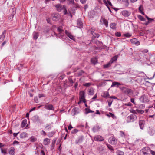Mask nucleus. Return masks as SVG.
Segmentation results:
<instances>
[{
    "instance_id": "obj_61",
    "label": "nucleus",
    "mask_w": 155,
    "mask_h": 155,
    "mask_svg": "<svg viewBox=\"0 0 155 155\" xmlns=\"http://www.w3.org/2000/svg\"><path fill=\"white\" fill-rule=\"evenodd\" d=\"M107 147L109 149L112 150H113V149L112 147L110 145H108Z\"/></svg>"
},
{
    "instance_id": "obj_49",
    "label": "nucleus",
    "mask_w": 155,
    "mask_h": 155,
    "mask_svg": "<svg viewBox=\"0 0 155 155\" xmlns=\"http://www.w3.org/2000/svg\"><path fill=\"white\" fill-rule=\"evenodd\" d=\"M67 36L72 40H74V37L73 35H72L70 33L68 34Z\"/></svg>"
},
{
    "instance_id": "obj_21",
    "label": "nucleus",
    "mask_w": 155,
    "mask_h": 155,
    "mask_svg": "<svg viewBox=\"0 0 155 155\" xmlns=\"http://www.w3.org/2000/svg\"><path fill=\"white\" fill-rule=\"evenodd\" d=\"M6 32V30H4L3 32L0 37V40H1L2 41L4 39L5 37Z\"/></svg>"
},
{
    "instance_id": "obj_54",
    "label": "nucleus",
    "mask_w": 155,
    "mask_h": 155,
    "mask_svg": "<svg viewBox=\"0 0 155 155\" xmlns=\"http://www.w3.org/2000/svg\"><path fill=\"white\" fill-rule=\"evenodd\" d=\"M109 114L112 117V118L113 119H114L116 118V117L115 116V115L114 114H113L112 113H110V112L109 113Z\"/></svg>"
},
{
    "instance_id": "obj_41",
    "label": "nucleus",
    "mask_w": 155,
    "mask_h": 155,
    "mask_svg": "<svg viewBox=\"0 0 155 155\" xmlns=\"http://www.w3.org/2000/svg\"><path fill=\"white\" fill-rule=\"evenodd\" d=\"M138 18L141 21H145V19L142 16L140 15H137Z\"/></svg>"
},
{
    "instance_id": "obj_53",
    "label": "nucleus",
    "mask_w": 155,
    "mask_h": 155,
    "mask_svg": "<svg viewBox=\"0 0 155 155\" xmlns=\"http://www.w3.org/2000/svg\"><path fill=\"white\" fill-rule=\"evenodd\" d=\"M91 85V83H85L84 84V85L85 86L88 87L90 86Z\"/></svg>"
},
{
    "instance_id": "obj_45",
    "label": "nucleus",
    "mask_w": 155,
    "mask_h": 155,
    "mask_svg": "<svg viewBox=\"0 0 155 155\" xmlns=\"http://www.w3.org/2000/svg\"><path fill=\"white\" fill-rule=\"evenodd\" d=\"M124 3L125 6L126 7H127L129 4L128 0H125V1L124 2Z\"/></svg>"
},
{
    "instance_id": "obj_33",
    "label": "nucleus",
    "mask_w": 155,
    "mask_h": 155,
    "mask_svg": "<svg viewBox=\"0 0 155 155\" xmlns=\"http://www.w3.org/2000/svg\"><path fill=\"white\" fill-rule=\"evenodd\" d=\"M117 57L116 56H115L112 58L110 61L112 64L113 62L117 60Z\"/></svg>"
},
{
    "instance_id": "obj_4",
    "label": "nucleus",
    "mask_w": 155,
    "mask_h": 155,
    "mask_svg": "<svg viewBox=\"0 0 155 155\" xmlns=\"http://www.w3.org/2000/svg\"><path fill=\"white\" fill-rule=\"evenodd\" d=\"M52 20L55 21H57L58 20L60 17V15L58 13H53L52 15Z\"/></svg>"
},
{
    "instance_id": "obj_5",
    "label": "nucleus",
    "mask_w": 155,
    "mask_h": 155,
    "mask_svg": "<svg viewBox=\"0 0 155 155\" xmlns=\"http://www.w3.org/2000/svg\"><path fill=\"white\" fill-rule=\"evenodd\" d=\"M80 102L82 101L84 103L86 102L85 99V92L83 91H81L80 92Z\"/></svg>"
},
{
    "instance_id": "obj_25",
    "label": "nucleus",
    "mask_w": 155,
    "mask_h": 155,
    "mask_svg": "<svg viewBox=\"0 0 155 155\" xmlns=\"http://www.w3.org/2000/svg\"><path fill=\"white\" fill-rule=\"evenodd\" d=\"M88 94L93 95L94 94V90L92 88H90L88 90Z\"/></svg>"
},
{
    "instance_id": "obj_55",
    "label": "nucleus",
    "mask_w": 155,
    "mask_h": 155,
    "mask_svg": "<svg viewBox=\"0 0 155 155\" xmlns=\"http://www.w3.org/2000/svg\"><path fill=\"white\" fill-rule=\"evenodd\" d=\"M115 35L116 36L118 37L120 36L121 35V34L120 32H117L116 33Z\"/></svg>"
},
{
    "instance_id": "obj_40",
    "label": "nucleus",
    "mask_w": 155,
    "mask_h": 155,
    "mask_svg": "<svg viewBox=\"0 0 155 155\" xmlns=\"http://www.w3.org/2000/svg\"><path fill=\"white\" fill-rule=\"evenodd\" d=\"M122 35L123 36L126 37L127 38H129L132 35L130 33H126L123 34Z\"/></svg>"
},
{
    "instance_id": "obj_35",
    "label": "nucleus",
    "mask_w": 155,
    "mask_h": 155,
    "mask_svg": "<svg viewBox=\"0 0 155 155\" xmlns=\"http://www.w3.org/2000/svg\"><path fill=\"white\" fill-rule=\"evenodd\" d=\"M143 143V141L141 140H136V144L137 145L140 146L142 145Z\"/></svg>"
},
{
    "instance_id": "obj_46",
    "label": "nucleus",
    "mask_w": 155,
    "mask_h": 155,
    "mask_svg": "<svg viewBox=\"0 0 155 155\" xmlns=\"http://www.w3.org/2000/svg\"><path fill=\"white\" fill-rule=\"evenodd\" d=\"M111 142H117V140L115 137H111Z\"/></svg>"
},
{
    "instance_id": "obj_18",
    "label": "nucleus",
    "mask_w": 155,
    "mask_h": 155,
    "mask_svg": "<svg viewBox=\"0 0 155 155\" xmlns=\"http://www.w3.org/2000/svg\"><path fill=\"white\" fill-rule=\"evenodd\" d=\"M78 108L76 107H75L72 109L71 112V114L72 115H75L78 113Z\"/></svg>"
},
{
    "instance_id": "obj_50",
    "label": "nucleus",
    "mask_w": 155,
    "mask_h": 155,
    "mask_svg": "<svg viewBox=\"0 0 155 155\" xmlns=\"http://www.w3.org/2000/svg\"><path fill=\"white\" fill-rule=\"evenodd\" d=\"M84 73V71L82 70H81L78 73V76H81L82 75V74Z\"/></svg>"
},
{
    "instance_id": "obj_44",
    "label": "nucleus",
    "mask_w": 155,
    "mask_h": 155,
    "mask_svg": "<svg viewBox=\"0 0 155 155\" xmlns=\"http://www.w3.org/2000/svg\"><path fill=\"white\" fill-rule=\"evenodd\" d=\"M125 92L126 94H131V90L129 89H126L125 90Z\"/></svg>"
},
{
    "instance_id": "obj_47",
    "label": "nucleus",
    "mask_w": 155,
    "mask_h": 155,
    "mask_svg": "<svg viewBox=\"0 0 155 155\" xmlns=\"http://www.w3.org/2000/svg\"><path fill=\"white\" fill-rule=\"evenodd\" d=\"M106 84V82L105 81L101 82L99 84V86L100 87L104 86Z\"/></svg>"
},
{
    "instance_id": "obj_34",
    "label": "nucleus",
    "mask_w": 155,
    "mask_h": 155,
    "mask_svg": "<svg viewBox=\"0 0 155 155\" xmlns=\"http://www.w3.org/2000/svg\"><path fill=\"white\" fill-rule=\"evenodd\" d=\"M51 126L52 125L50 124H46L45 128L46 130H49L51 129Z\"/></svg>"
},
{
    "instance_id": "obj_36",
    "label": "nucleus",
    "mask_w": 155,
    "mask_h": 155,
    "mask_svg": "<svg viewBox=\"0 0 155 155\" xmlns=\"http://www.w3.org/2000/svg\"><path fill=\"white\" fill-rule=\"evenodd\" d=\"M91 62L92 63L95 64L97 63V61L96 58H92L91 60Z\"/></svg>"
},
{
    "instance_id": "obj_6",
    "label": "nucleus",
    "mask_w": 155,
    "mask_h": 155,
    "mask_svg": "<svg viewBox=\"0 0 155 155\" xmlns=\"http://www.w3.org/2000/svg\"><path fill=\"white\" fill-rule=\"evenodd\" d=\"M135 115L131 114L128 116L127 119V122L128 123L133 122L135 120Z\"/></svg>"
},
{
    "instance_id": "obj_39",
    "label": "nucleus",
    "mask_w": 155,
    "mask_h": 155,
    "mask_svg": "<svg viewBox=\"0 0 155 155\" xmlns=\"http://www.w3.org/2000/svg\"><path fill=\"white\" fill-rule=\"evenodd\" d=\"M117 155H124V153L123 151L119 150H117L116 152Z\"/></svg>"
},
{
    "instance_id": "obj_48",
    "label": "nucleus",
    "mask_w": 155,
    "mask_h": 155,
    "mask_svg": "<svg viewBox=\"0 0 155 155\" xmlns=\"http://www.w3.org/2000/svg\"><path fill=\"white\" fill-rule=\"evenodd\" d=\"M1 153L4 154V155H5L6 154H7V153L5 149L3 150L2 148H1Z\"/></svg>"
},
{
    "instance_id": "obj_9",
    "label": "nucleus",
    "mask_w": 155,
    "mask_h": 155,
    "mask_svg": "<svg viewBox=\"0 0 155 155\" xmlns=\"http://www.w3.org/2000/svg\"><path fill=\"white\" fill-rule=\"evenodd\" d=\"M55 7L57 10L58 12H60L62 9H63L65 8V6H62L60 4H57L55 5Z\"/></svg>"
},
{
    "instance_id": "obj_27",
    "label": "nucleus",
    "mask_w": 155,
    "mask_h": 155,
    "mask_svg": "<svg viewBox=\"0 0 155 155\" xmlns=\"http://www.w3.org/2000/svg\"><path fill=\"white\" fill-rule=\"evenodd\" d=\"M83 23L81 21L80 19H79L77 20V25L79 28L82 26Z\"/></svg>"
},
{
    "instance_id": "obj_14",
    "label": "nucleus",
    "mask_w": 155,
    "mask_h": 155,
    "mask_svg": "<svg viewBox=\"0 0 155 155\" xmlns=\"http://www.w3.org/2000/svg\"><path fill=\"white\" fill-rule=\"evenodd\" d=\"M94 140L95 141H103L104 139L101 136L97 135L94 137Z\"/></svg>"
},
{
    "instance_id": "obj_23",
    "label": "nucleus",
    "mask_w": 155,
    "mask_h": 155,
    "mask_svg": "<svg viewBox=\"0 0 155 155\" xmlns=\"http://www.w3.org/2000/svg\"><path fill=\"white\" fill-rule=\"evenodd\" d=\"M47 109L49 110H54V107L52 105L50 104L45 107Z\"/></svg>"
},
{
    "instance_id": "obj_10",
    "label": "nucleus",
    "mask_w": 155,
    "mask_h": 155,
    "mask_svg": "<svg viewBox=\"0 0 155 155\" xmlns=\"http://www.w3.org/2000/svg\"><path fill=\"white\" fill-rule=\"evenodd\" d=\"M12 13L10 16L8 17V19L9 20L11 21L12 20V18L13 17L14 15H15L16 13V9L15 8H13L11 10Z\"/></svg>"
},
{
    "instance_id": "obj_31",
    "label": "nucleus",
    "mask_w": 155,
    "mask_h": 155,
    "mask_svg": "<svg viewBox=\"0 0 155 155\" xmlns=\"http://www.w3.org/2000/svg\"><path fill=\"white\" fill-rule=\"evenodd\" d=\"M91 32L93 35V37L94 38H98L99 37L100 35L99 34L94 33L93 31H91Z\"/></svg>"
},
{
    "instance_id": "obj_2",
    "label": "nucleus",
    "mask_w": 155,
    "mask_h": 155,
    "mask_svg": "<svg viewBox=\"0 0 155 155\" xmlns=\"http://www.w3.org/2000/svg\"><path fill=\"white\" fill-rule=\"evenodd\" d=\"M140 101L142 103H147L150 100L147 95L143 94L139 98Z\"/></svg>"
},
{
    "instance_id": "obj_59",
    "label": "nucleus",
    "mask_w": 155,
    "mask_h": 155,
    "mask_svg": "<svg viewBox=\"0 0 155 155\" xmlns=\"http://www.w3.org/2000/svg\"><path fill=\"white\" fill-rule=\"evenodd\" d=\"M112 101H113L111 100H109V101H108V106L109 107H110L111 105Z\"/></svg>"
},
{
    "instance_id": "obj_16",
    "label": "nucleus",
    "mask_w": 155,
    "mask_h": 155,
    "mask_svg": "<svg viewBox=\"0 0 155 155\" xmlns=\"http://www.w3.org/2000/svg\"><path fill=\"white\" fill-rule=\"evenodd\" d=\"M100 128L99 126L97 125L94 126L92 128V130L94 132H95L98 131Z\"/></svg>"
},
{
    "instance_id": "obj_28",
    "label": "nucleus",
    "mask_w": 155,
    "mask_h": 155,
    "mask_svg": "<svg viewBox=\"0 0 155 155\" xmlns=\"http://www.w3.org/2000/svg\"><path fill=\"white\" fill-rule=\"evenodd\" d=\"M27 134L25 132H23L20 134V137L21 138H24L26 137Z\"/></svg>"
},
{
    "instance_id": "obj_62",
    "label": "nucleus",
    "mask_w": 155,
    "mask_h": 155,
    "mask_svg": "<svg viewBox=\"0 0 155 155\" xmlns=\"http://www.w3.org/2000/svg\"><path fill=\"white\" fill-rule=\"evenodd\" d=\"M56 140H54L52 141V147H53L55 145V143Z\"/></svg>"
},
{
    "instance_id": "obj_30",
    "label": "nucleus",
    "mask_w": 155,
    "mask_h": 155,
    "mask_svg": "<svg viewBox=\"0 0 155 155\" xmlns=\"http://www.w3.org/2000/svg\"><path fill=\"white\" fill-rule=\"evenodd\" d=\"M27 123V120H24L22 121L21 124V127H24Z\"/></svg>"
},
{
    "instance_id": "obj_7",
    "label": "nucleus",
    "mask_w": 155,
    "mask_h": 155,
    "mask_svg": "<svg viewBox=\"0 0 155 155\" xmlns=\"http://www.w3.org/2000/svg\"><path fill=\"white\" fill-rule=\"evenodd\" d=\"M135 115L131 114L128 116L127 119V122L128 123L133 122L135 120Z\"/></svg>"
},
{
    "instance_id": "obj_20",
    "label": "nucleus",
    "mask_w": 155,
    "mask_h": 155,
    "mask_svg": "<svg viewBox=\"0 0 155 155\" xmlns=\"http://www.w3.org/2000/svg\"><path fill=\"white\" fill-rule=\"evenodd\" d=\"M50 139L48 138H46L43 140V144L45 145H48L50 143Z\"/></svg>"
},
{
    "instance_id": "obj_1",
    "label": "nucleus",
    "mask_w": 155,
    "mask_h": 155,
    "mask_svg": "<svg viewBox=\"0 0 155 155\" xmlns=\"http://www.w3.org/2000/svg\"><path fill=\"white\" fill-rule=\"evenodd\" d=\"M145 105L144 104H139L136 106V114H143L144 112L146 113L148 112L149 109L147 108L144 110H143L145 108Z\"/></svg>"
},
{
    "instance_id": "obj_29",
    "label": "nucleus",
    "mask_w": 155,
    "mask_h": 155,
    "mask_svg": "<svg viewBox=\"0 0 155 155\" xmlns=\"http://www.w3.org/2000/svg\"><path fill=\"white\" fill-rule=\"evenodd\" d=\"M120 85V83L118 82H114L112 83V85H111V87H112L116 86H117V87H118Z\"/></svg>"
},
{
    "instance_id": "obj_12",
    "label": "nucleus",
    "mask_w": 155,
    "mask_h": 155,
    "mask_svg": "<svg viewBox=\"0 0 155 155\" xmlns=\"http://www.w3.org/2000/svg\"><path fill=\"white\" fill-rule=\"evenodd\" d=\"M100 22H102V24H104L106 27H108V21L105 19L104 18L101 17L100 20Z\"/></svg>"
},
{
    "instance_id": "obj_38",
    "label": "nucleus",
    "mask_w": 155,
    "mask_h": 155,
    "mask_svg": "<svg viewBox=\"0 0 155 155\" xmlns=\"http://www.w3.org/2000/svg\"><path fill=\"white\" fill-rule=\"evenodd\" d=\"M110 27L113 29H115L116 28V24L115 23H112L110 24Z\"/></svg>"
},
{
    "instance_id": "obj_3",
    "label": "nucleus",
    "mask_w": 155,
    "mask_h": 155,
    "mask_svg": "<svg viewBox=\"0 0 155 155\" xmlns=\"http://www.w3.org/2000/svg\"><path fill=\"white\" fill-rule=\"evenodd\" d=\"M150 149L148 147H145L140 151V155H150Z\"/></svg>"
},
{
    "instance_id": "obj_22",
    "label": "nucleus",
    "mask_w": 155,
    "mask_h": 155,
    "mask_svg": "<svg viewBox=\"0 0 155 155\" xmlns=\"http://www.w3.org/2000/svg\"><path fill=\"white\" fill-rule=\"evenodd\" d=\"M95 16L94 12L93 11H91L89 13L88 16L90 18H92Z\"/></svg>"
},
{
    "instance_id": "obj_42",
    "label": "nucleus",
    "mask_w": 155,
    "mask_h": 155,
    "mask_svg": "<svg viewBox=\"0 0 155 155\" xmlns=\"http://www.w3.org/2000/svg\"><path fill=\"white\" fill-rule=\"evenodd\" d=\"M109 96V94L108 92H104L103 94V97L104 98H107Z\"/></svg>"
},
{
    "instance_id": "obj_11",
    "label": "nucleus",
    "mask_w": 155,
    "mask_h": 155,
    "mask_svg": "<svg viewBox=\"0 0 155 155\" xmlns=\"http://www.w3.org/2000/svg\"><path fill=\"white\" fill-rule=\"evenodd\" d=\"M145 121L144 120H140L139 122V124L140 129L143 130L144 127Z\"/></svg>"
},
{
    "instance_id": "obj_63",
    "label": "nucleus",
    "mask_w": 155,
    "mask_h": 155,
    "mask_svg": "<svg viewBox=\"0 0 155 155\" xmlns=\"http://www.w3.org/2000/svg\"><path fill=\"white\" fill-rule=\"evenodd\" d=\"M150 152L152 155H155V152L154 151L150 150Z\"/></svg>"
},
{
    "instance_id": "obj_60",
    "label": "nucleus",
    "mask_w": 155,
    "mask_h": 155,
    "mask_svg": "<svg viewBox=\"0 0 155 155\" xmlns=\"http://www.w3.org/2000/svg\"><path fill=\"white\" fill-rule=\"evenodd\" d=\"M69 81L70 84H72L74 82L73 81V80H72V79L71 78H69Z\"/></svg>"
},
{
    "instance_id": "obj_8",
    "label": "nucleus",
    "mask_w": 155,
    "mask_h": 155,
    "mask_svg": "<svg viewBox=\"0 0 155 155\" xmlns=\"http://www.w3.org/2000/svg\"><path fill=\"white\" fill-rule=\"evenodd\" d=\"M148 50L147 49H144L143 51H141V53H138L137 54H136V57L137 58V60L139 61L140 59L141 58V56H142V54L143 53H147L148 52Z\"/></svg>"
},
{
    "instance_id": "obj_15",
    "label": "nucleus",
    "mask_w": 155,
    "mask_h": 155,
    "mask_svg": "<svg viewBox=\"0 0 155 155\" xmlns=\"http://www.w3.org/2000/svg\"><path fill=\"white\" fill-rule=\"evenodd\" d=\"M123 15L126 17H128L130 15V12L126 10H124L122 12Z\"/></svg>"
},
{
    "instance_id": "obj_13",
    "label": "nucleus",
    "mask_w": 155,
    "mask_h": 155,
    "mask_svg": "<svg viewBox=\"0 0 155 155\" xmlns=\"http://www.w3.org/2000/svg\"><path fill=\"white\" fill-rule=\"evenodd\" d=\"M144 73L143 72H141L140 74H137V75L136 76V78L140 77L139 81H138V83H140L141 82L143 79V76L144 75Z\"/></svg>"
},
{
    "instance_id": "obj_26",
    "label": "nucleus",
    "mask_w": 155,
    "mask_h": 155,
    "mask_svg": "<svg viewBox=\"0 0 155 155\" xmlns=\"http://www.w3.org/2000/svg\"><path fill=\"white\" fill-rule=\"evenodd\" d=\"M33 38L35 40H36L39 36V34L36 32H34L33 33Z\"/></svg>"
},
{
    "instance_id": "obj_64",
    "label": "nucleus",
    "mask_w": 155,
    "mask_h": 155,
    "mask_svg": "<svg viewBox=\"0 0 155 155\" xmlns=\"http://www.w3.org/2000/svg\"><path fill=\"white\" fill-rule=\"evenodd\" d=\"M46 20L48 23H49L50 24L51 23V22H50L51 20H50V19L48 17V18H47Z\"/></svg>"
},
{
    "instance_id": "obj_57",
    "label": "nucleus",
    "mask_w": 155,
    "mask_h": 155,
    "mask_svg": "<svg viewBox=\"0 0 155 155\" xmlns=\"http://www.w3.org/2000/svg\"><path fill=\"white\" fill-rule=\"evenodd\" d=\"M121 136L122 137H124L125 136V134L122 131H120Z\"/></svg>"
},
{
    "instance_id": "obj_19",
    "label": "nucleus",
    "mask_w": 155,
    "mask_h": 155,
    "mask_svg": "<svg viewBox=\"0 0 155 155\" xmlns=\"http://www.w3.org/2000/svg\"><path fill=\"white\" fill-rule=\"evenodd\" d=\"M15 152L14 148L13 147H11L9 152V154L10 155H14Z\"/></svg>"
},
{
    "instance_id": "obj_58",
    "label": "nucleus",
    "mask_w": 155,
    "mask_h": 155,
    "mask_svg": "<svg viewBox=\"0 0 155 155\" xmlns=\"http://www.w3.org/2000/svg\"><path fill=\"white\" fill-rule=\"evenodd\" d=\"M36 139L33 137H31V141L32 142H34L36 141Z\"/></svg>"
},
{
    "instance_id": "obj_24",
    "label": "nucleus",
    "mask_w": 155,
    "mask_h": 155,
    "mask_svg": "<svg viewBox=\"0 0 155 155\" xmlns=\"http://www.w3.org/2000/svg\"><path fill=\"white\" fill-rule=\"evenodd\" d=\"M68 5H73L74 6H78V5L76 4L74 1V0H68Z\"/></svg>"
},
{
    "instance_id": "obj_37",
    "label": "nucleus",
    "mask_w": 155,
    "mask_h": 155,
    "mask_svg": "<svg viewBox=\"0 0 155 155\" xmlns=\"http://www.w3.org/2000/svg\"><path fill=\"white\" fill-rule=\"evenodd\" d=\"M143 8L142 6L140 5L139 8V10L140 12L143 15H144V12H143Z\"/></svg>"
},
{
    "instance_id": "obj_17",
    "label": "nucleus",
    "mask_w": 155,
    "mask_h": 155,
    "mask_svg": "<svg viewBox=\"0 0 155 155\" xmlns=\"http://www.w3.org/2000/svg\"><path fill=\"white\" fill-rule=\"evenodd\" d=\"M84 139V137L83 136H80L78 139L75 141V143L78 144L79 143H81L82 142Z\"/></svg>"
},
{
    "instance_id": "obj_32",
    "label": "nucleus",
    "mask_w": 155,
    "mask_h": 155,
    "mask_svg": "<svg viewBox=\"0 0 155 155\" xmlns=\"http://www.w3.org/2000/svg\"><path fill=\"white\" fill-rule=\"evenodd\" d=\"M85 110L86 111V112H85V113L86 114H87L89 113H94V111H92L90 109H89L88 108H85Z\"/></svg>"
},
{
    "instance_id": "obj_52",
    "label": "nucleus",
    "mask_w": 155,
    "mask_h": 155,
    "mask_svg": "<svg viewBox=\"0 0 155 155\" xmlns=\"http://www.w3.org/2000/svg\"><path fill=\"white\" fill-rule=\"evenodd\" d=\"M78 131V130L77 129H74L73 130L71 131V134H74L77 133Z\"/></svg>"
},
{
    "instance_id": "obj_51",
    "label": "nucleus",
    "mask_w": 155,
    "mask_h": 155,
    "mask_svg": "<svg viewBox=\"0 0 155 155\" xmlns=\"http://www.w3.org/2000/svg\"><path fill=\"white\" fill-rule=\"evenodd\" d=\"M130 41L131 43L133 44H136V39L134 38L131 39Z\"/></svg>"
},
{
    "instance_id": "obj_56",
    "label": "nucleus",
    "mask_w": 155,
    "mask_h": 155,
    "mask_svg": "<svg viewBox=\"0 0 155 155\" xmlns=\"http://www.w3.org/2000/svg\"><path fill=\"white\" fill-rule=\"evenodd\" d=\"M130 112L133 113V114L135 115V114H136V110L133 109H131L130 110Z\"/></svg>"
},
{
    "instance_id": "obj_43",
    "label": "nucleus",
    "mask_w": 155,
    "mask_h": 155,
    "mask_svg": "<svg viewBox=\"0 0 155 155\" xmlns=\"http://www.w3.org/2000/svg\"><path fill=\"white\" fill-rule=\"evenodd\" d=\"M111 64V63H110V61L108 63H107L106 64L104 65V68H108L109 67L110 64Z\"/></svg>"
}]
</instances>
